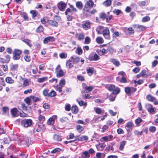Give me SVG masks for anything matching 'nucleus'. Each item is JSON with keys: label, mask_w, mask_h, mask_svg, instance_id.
<instances>
[{"label": "nucleus", "mask_w": 158, "mask_h": 158, "mask_svg": "<svg viewBox=\"0 0 158 158\" xmlns=\"http://www.w3.org/2000/svg\"><path fill=\"white\" fill-rule=\"evenodd\" d=\"M48 24L50 25L55 27H57L58 25L57 22L51 20H49V21H48Z\"/></svg>", "instance_id": "2eb2a0df"}, {"label": "nucleus", "mask_w": 158, "mask_h": 158, "mask_svg": "<svg viewBox=\"0 0 158 158\" xmlns=\"http://www.w3.org/2000/svg\"><path fill=\"white\" fill-rule=\"evenodd\" d=\"M56 95V92L54 90H52L48 94V96L50 97H53Z\"/></svg>", "instance_id": "c9c22d12"}, {"label": "nucleus", "mask_w": 158, "mask_h": 158, "mask_svg": "<svg viewBox=\"0 0 158 158\" xmlns=\"http://www.w3.org/2000/svg\"><path fill=\"white\" fill-rule=\"evenodd\" d=\"M31 99L30 96V97H27L25 98L24 101L28 105H30L31 104L30 103L31 101Z\"/></svg>", "instance_id": "4c0bfd02"}, {"label": "nucleus", "mask_w": 158, "mask_h": 158, "mask_svg": "<svg viewBox=\"0 0 158 158\" xmlns=\"http://www.w3.org/2000/svg\"><path fill=\"white\" fill-rule=\"evenodd\" d=\"M103 28V27L102 26H99L97 27L96 29L98 34H101V30Z\"/></svg>", "instance_id": "f704fd0d"}, {"label": "nucleus", "mask_w": 158, "mask_h": 158, "mask_svg": "<svg viewBox=\"0 0 158 158\" xmlns=\"http://www.w3.org/2000/svg\"><path fill=\"white\" fill-rule=\"evenodd\" d=\"M133 27L136 29L137 31H143L146 28V27L143 26L138 24H135L133 26Z\"/></svg>", "instance_id": "9d476101"}, {"label": "nucleus", "mask_w": 158, "mask_h": 158, "mask_svg": "<svg viewBox=\"0 0 158 158\" xmlns=\"http://www.w3.org/2000/svg\"><path fill=\"white\" fill-rule=\"evenodd\" d=\"M106 15L104 13H100L99 15V18L100 19H102L103 20H104L106 18Z\"/></svg>", "instance_id": "a878e982"}, {"label": "nucleus", "mask_w": 158, "mask_h": 158, "mask_svg": "<svg viewBox=\"0 0 158 158\" xmlns=\"http://www.w3.org/2000/svg\"><path fill=\"white\" fill-rule=\"evenodd\" d=\"M53 139L56 141H60L62 140V138L59 135L55 134L53 136Z\"/></svg>", "instance_id": "4be33fe9"}, {"label": "nucleus", "mask_w": 158, "mask_h": 158, "mask_svg": "<svg viewBox=\"0 0 158 158\" xmlns=\"http://www.w3.org/2000/svg\"><path fill=\"white\" fill-rule=\"evenodd\" d=\"M76 6L79 10L82 9L83 6L82 3L80 1H77L76 2Z\"/></svg>", "instance_id": "aec40b11"}, {"label": "nucleus", "mask_w": 158, "mask_h": 158, "mask_svg": "<svg viewBox=\"0 0 158 158\" xmlns=\"http://www.w3.org/2000/svg\"><path fill=\"white\" fill-rule=\"evenodd\" d=\"M65 110L67 111H69L71 110V106L69 104H67L65 106Z\"/></svg>", "instance_id": "13d9d810"}, {"label": "nucleus", "mask_w": 158, "mask_h": 158, "mask_svg": "<svg viewBox=\"0 0 158 158\" xmlns=\"http://www.w3.org/2000/svg\"><path fill=\"white\" fill-rule=\"evenodd\" d=\"M66 66L69 68H71L73 66V63L72 60H70L67 62L66 64Z\"/></svg>", "instance_id": "b1692460"}, {"label": "nucleus", "mask_w": 158, "mask_h": 158, "mask_svg": "<svg viewBox=\"0 0 158 158\" xmlns=\"http://www.w3.org/2000/svg\"><path fill=\"white\" fill-rule=\"evenodd\" d=\"M95 112L98 114H100L102 112L101 109L99 108H97L95 110Z\"/></svg>", "instance_id": "338daca9"}, {"label": "nucleus", "mask_w": 158, "mask_h": 158, "mask_svg": "<svg viewBox=\"0 0 158 158\" xmlns=\"http://www.w3.org/2000/svg\"><path fill=\"white\" fill-rule=\"evenodd\" d=\"M22 53L21 50L18 49H15L13 53V59L14 60H17L19 59L21 57V55Z\"/></svg>", "instance_id": "7ed1b4c3"}, {"label": "nucleus", "mask_w": 158, "mask_h": 158, "mask_svg": "<svg viewBox=\"0 0 158 158\" xmlns=\"http://www.w3.org/2000/svg\"><path fill=\"white\" fill-rule=\"evenodd\" d=\"M78 103L80 106H86L87 105V103L84 102L83 101L81 100L79 102H78Z\"/></svg>", "instance_id": "052dcab7"}, {"label": "nucleus", "mask_w": 158, "mask_h": 158, "mask_svg": "<svg viewBox=\"0 0 158 158\" xmlns=\"http://www.w3.org/2000/svg\"><path fill=\"white\" fill-rule=\"evenodd\" d=\"M24 59L27 62H30L31 60V57L28 55H26L24 56Z\"/></svg>", "instance_id": "6e6d98bb"}, {"label": "nucleus", "mask_w": 158, "mask_h": 158, "mask_svg": "<svg viewBox=\"0 0 158 158\" xmlns=\"http://www.w3.org/2000/svg\"><path fill=\"white\" fill-rule=\"evenodd\" d=\"M44 31V27L42 26H40L36 29V32L37 33H40Z\"/></svg>", "instance_id": "473e14b6"}, {"label": "nucleus", "mask_w": 158, "mask_h": 158, "mask_svg": "<svg viewBox=\"0 0 158 158\" xmlns=\"http://www.w3.org/2000/svg\"><path fill=\"white\" fill-rule=\"evenodd\" d=\"M4 56L5 58V59H4L6 62V63H8L10 60V56L8 55H6Z\"/></svg>", "instance_id": "bf43d9fd"}, {"label": "nucleus", "mask_w": 158, "mask_h": 158, "mask_svg": "<svg viewBox=\"0 0 158 158\" xmlns=\"http://www.w3.org/2000/svg\"><path fill=\"white\" fill-rule=\"evenodd\" d=\"M67 55L66 53L62 52L60 54L59 56L61 59H65L67 57Z\"/></svg>", "instance_id": "c03bdc74"}, {"label": "nucleus", "mask_w": 158, "mask_h": 158, "mask_svg": "<svg viewBox=\"0 0 158 158\" xmlns=\"http://www.w3.org/2000/svg\"><path fill=\"white\" fill-rule=\"evenodd\" d=\"M113 13L114 14H116L117 15H119V14H120L121 13H122V11L121 10L118 9H115L114 10H113Z\"/></svg>", "instance_id": "37998d69"}, {"label": "nucleus", "mask_w": 158, "mask_h": 158, "mask_svg": "<svg viewBox=\"0 0 158 158\" xmlns=\"http://www.w3.org/2000/svg\"><path fill=\"white\" fill-rule=\"evenodd\" d=\"M61 67L60 65H58L56 69V77H63L64 75V72L60 69Z\"/></svg>", "instance_id": "423d86ee"}, {"label": "nucleus", "mask_w": 158, "mask_h": 158, "mask_svg": "<svg viewBox=\"0 0 158 158\" xmlns=\"http://www.w3.org/2000/svg\"><path fill=\"white\" fill-rule=\"evenodd\" d=\"M17 139L18 141L20 144L26 146H28L29 139L28 137L21 135L19 136Z\"/></svg>", "instance_id": "f257e3e1"}, {"label": "nucleus", "mask_w": 158, "mask_h": 158, "mask_svg": "<svg viewBox=\"0 0 158 158\" xmlns=\"http://www.w3.org/2000/svg\"><path fill=\"white\" fill-rule=\"evenodd\" d=\"M107 50L110 53H113L114 52V49L111 47L108 48Z\"/></svg>", "instance_id": "774afa93"}, {"label": "nucleus", "mask_w": 158, "mask_h": 158, "mask_svg": "<svg viewBox=\"0 0 158 158\" xmlns=\"http://www.w3.org/2000/svg\"><path fill=\"white\" fill-rule=\"evenodd\" d=\"M18 111L17 109L16 108H14L11 109L10 112L13 117H15L18 116L17 114Z\"/></svg>", "instance_id": "f3484780"}, {"label": "nucleus", "mask_w": 158, "mask_h": 158, "mask_svg": "<svg viewBox=\"0 0 158 158\" xmlns=\"http://www.w3.org/2000/svg\"><path fill=\"white\" fill-rule=\"evenodd\" d=\"M82 27L84 28H88L90 27V23L89 22H86L82 24Z\"/></svg>", "instance_id": "7c9ffc66"}, {"label": "nucleus", "mask_w": 158, "mask_h": 158, "mask_svg": "<svg viewBox=\"0 0 158 158\" xmlns=\"http://www.w3.org/2000/svg\"><path fill=\"white\" fill-rule=\"evenodd\" d=\"M39 119L40 123H42L45 120V117L42 115H40L39 117Z\"/></svg>", "instance_id": "8fccbe9b"}, {"label": "nucleus", "mask_w": 158, "mask_h": 158, "mask_svg": "<svg viewBox=\"0 0 158 158\" xmlns=\"http://www.w3.org/2000/svg\"><path fill=\"white\" fill-rule=\"evenodd\" d=\"M77 140L78 141H83L87 140L88 139V137L87 136L85 135L77 136L76 137Z\"/></svg>", "instance_id": "dca6fc26"}, {"label": "nucleus", "mask_w": 158, "mask_h": 158, "mask_svg": "<svg viewBox=\"0 0 158 158\" xmlns=\"http://www.w3.org/2000/svg\"><path fill=\"white\" fill-rule=\"evenodd\" d=\"M71 59L72 60H73L74 63H77L79 62L80 60V58L78 57H74L73 56H72L71 57Z\"/></svg>", "instance_id": "c85d7f7f"}, {"label": "nucleus", "mask_w": 158, "mask_h": 158, "mask_svg": "<svg viewBox=\"0 0 158 158\" xmlns=\"http://www.w3.org/2000/svg\"><path fill=\"white\" fill-rule=\"evenodd\" d=\"M32 121L31 119H24L22 120L21 124L25 127H30L32 124Z\"/></svg>", "instance_id": "20e7f679"}, {"label": "nucleus", "mask_w": 158, "mask_h": 158, "mask_svg": "<svg viewBox=\"0 0 158 158\" xmlns=\"http://www.w3.org/2000/svg\"><path fill=\"white\" fill-rule=\"evenodd\" d=\"M94 59L95 61H97L99 59H100V56L95 52H94Z\"/></svg>", "instance_id": "4d7b16f0"}, {"label": "nucleus", "mask_w": 158, "mask_h": 158, "mask_svg": "<svg viewBox=\"0 0 158 158\" xmlns=\"http://www.w3.org/2000/svg\"><path fill=\"white\" fill-rule=\"evenodd\" d=\"M18 67V64H15L11 66V69L12 70H16Z\"/></svg>", "instance_id": "603ef678"}, {"label": "nucleus", "mask_w": 158, "mask_h": 158, "mask_svg": "<svg viewBox=\"0 0 158 158\" xmlns=\"http://www.w3.org/2000/svg\"><path fill=\"white\" fill-rule=\"evenodd\" d=\"M6 82L8 83L12 84L14 82V80L10 77H7L6 79Z\"/></svg>", "instance_id": "393cba45"}, {"label": "nucleus", "mask_w": 158, "mask_h": 158, "mask_svg": "<svg viewBox=\"0 0 158 158\" xmlns=\"http://www.w3.org/2000/svg\"><path fill=\"white\" fill-rule=\"evenodd\" d=\"M94 5V2L92 0H89L85 4L84 7L83 8V13L84 14L86 12H89V8L92 7Z\"/></svg>", "instance_id": "f03ea898"}, {"label": "nucleus", "mask_w": 158, "mask_h": 158, "mask_svg": "<svg viewBox=\"0 0 158 158\" xmlns=\"http://www.w3.org/2000/svg\"><path fill=\"white\" fill-rule=\"evenodd\" d=\"M109 112L111 115L112 116H115L117 114L116 112H113V110H109Z\"/></svg>", "instance_id": "69168bd1"}, {"label": "nucleus", "mask_w": 158, "mask_h": 158, "mask_svg": "<svg viewBox=\"0 0 158 158\" xmlns=\"http://www.w3.org/2000/svg\"><path fill=\"white\" fill-rule=\"evenodd\" d=\"M102 34L105 38L106 39H110V31L109 29L106 27L102 31Z\"/></svg>", "instance_id": "6e6552de"}, {"label": "nucleus", "mask_w": 158, "mask_h": 158, "mask_svg": "<svg viewBox=\"0 0 158 158\" xmlns=\"http://www.w3.org/2000/svg\"><path fill=\"white\" fill-rule=\"evenodd\" d=\"M119 82L123 83H126L127 82V81L126 78H125L123 76L121 79L119 80Z\"/></svg>", "instance_id": "09e8293b"}, {"label": "nucleus", "mask_w": 158, "mask_h": 158, "mask_svg": "<svg viewBox=\"0 0 158 158\" xmlns=\"http://www.w3.org/2000/svg\"><path fill=\"white\" fill-rule=\"evenodd\" d=\"M131 87H127L125 88V91L126 94H129L131 92Z\"/></svg>", "instance_id": "a18cd8bd"}, {"label": "nucleus", "mask_w": 158, "mask_h": 158, "mask_svg": "<svg viewBox=\"0 0 158 158\" xmlns=\"http://www.w3.org/2000/svg\"><path fill=\"white\" fill-rule=\"evenodd\" d=\"M82 97L83 99H89L91 97L89 94H87L85 95H82Z\"/></svg>", "instance_id": "0e129e2a"}, {"label": "nucleus", "mask_w": 158, "mask_h": 158, "mask_svg": "<svg viewBox=\"0 0 158 158\" xmlns=\"http://www.w3.org/2000/svg\"><path fill=\"white\" fill-rule=\"evenodd\" d=\"M146 99L149 101L153 102L156 100V98L151 95H148L146 96Z\"/></svg>", "instance_id": "6ab92c4d"}, {"label": "nucleus", "mask_w": 158, "mask_h": 158, "mask_svg": "<svg viewBox=\"0 0 158 158\" xmlns=\"http://www.w3.org/2000/svg\"><path fill=\"white\" fill-rule=\"evenodd\" d=\"M96 42L99 44L103 43L104 40L102 38L100 37H98L96 39Z\"/></svg>", "instance_id": "c756f323"}, {"label": "nucleus", "mask_w": 158, "mask_h": 158, "mask_svg": "<svg viewBox=\"0 0 158 158\" xmlns=\"http://www.w3.org/2000/svg\"><path fill=\"white\" fill-rule=\"evenodd\" d=\"M91 42V39L89 36L86 37L85 38L84 44H89Z\"/></svg>", "instance_id": "a19ab883"}, {"label": "nucleus", "mask_w": 158, "mask_h": 158, "mask_svg": "<svg viewBox=\"0 0 158 158\" xmlns=\"http://www.w3.org/2000/svg\"><path fill=\"white\" fill-rule=\"evenodd\" d=\"M150 20L149 17L147 16L143 18L142 21L143 22H146L149 21Z\"/></svg>", "instance_id": "3c124183"}, {"label": "nucleus", "mask_w": 158, "mask_h": 158, "mask_svg": "<svg viewBox=\"0 0 158 158\" xmlns=\"http://www.w3.org/2000/svg\"><path fill=\"white\" fill-rule=\"evenodd\" d=\"M112 3L111 0H106L103 2V5L106 6L108 7L111 6Z\"/></svg>", "instance_id": "a211bd4d"}, {"label": "nucleus", "mask_w": 158, "mask_h": 158, "mask_svg": "<svg viewBox=\"0 0 158 158\" xmlns=\"http://www.w3.org/2000/svg\"><path fill=\"white\" fill-rule=\"evenodd\" d=\"M72 112L73 113H77L78 110L77 107L76 106H73L71 108Z\"/></svg>", "instance_id": "412c9836"}, {"label": "nucleus", "mask_w": 158, "mask_h": 158, "mask_svg": "<svg viewBox=\"0 0 158 158\" xmlns=\"http://www.w3.org/2000/svg\"><path fill=\"white\" fill-rule=\"evenodd\" d=\"M66 6L67 4L62 1L60 2L57 4V6L59 9L62 11H64L65 10Z\"/></svg>", "instance_id": "0eeeda50"}, {"label": "nucleus", "mask_w": 158, "mask_h": 158, "mask_svg": "<svg viewBox=\"0 0 158 158\" xmlns=\"http://www.w3.org/2000/svg\"><path fill=\"white\" fill-rule=\"evenodd\" d=\"M77 129L79 132H81L83 131L84 128L83 127L80 125H78L77 126Z\"/></svg>", "instance_id": "ea45409f"}, {"label": "nucleus", "mask_w": 158, "mask_h": 158, "mask_svg": "<svg viewBox=\"0 0 158 158\" xmlns=\"http://www.w3.org/2000/svg\"><path fill=\"white\" fill-rule=\"evenodd\" d=\"M30 98L32 99L34 102H37L39 101L40 100V99L39 98L35 97L33 96H31Z\"/></svg>", "instance_id": "72a5a7b5"}, {"label": "nucleus", "mask_w": 158, "mask_h": 158, "mask_svg": "<svg viewBox=\"0 0 158 158\" xmlns=\"http://www.w3.org/2000/svg\"><path fill=\"white\" fill-rule=\"evenodd\" d=\"M46 17H44L42 19H41V22L43 24H45L47 22L48 23V21H49Z\"/></svg>", "instance_id": "e433bc0d"}, {"label": "nucleus", "mask_w": 158, "mask_h": 158, "mask_svg": "<svg viewBox=\"0 0 158 158\" xmlns=\"http://www.w3.org/2000/svg\"><path fill=\"white\" fill-rule=\"evenodd\" d=\"M106 147V144L104 143L102 144L100 143L97 144L96 145V147L98 150H102L104 148Z\"/></svg>", "instance_id": "4468645a"}, {"label": "nucleus", "mask_w": 158, "mask_h": 158, "mask_svg": "<svg viewBox=\"0 0 158 158\" xmlns=\"http://www.w3.org/2000/svg\"><path fill=\"white\" fill-rule=\"evenodd\" d=\"M94 52L90 54L88 57V59L90 61H95L94 59Z\"/></svg>", "instance_id": "58836bf2"}, {"label": "nucleus", "mask_w": 158, "mask_h": 158, "mask_svg": "<svg viewBox=\"0 0 158 158\" xmlns=\"http://www.w3.org/2000/svg\"><path fill=\"white\" fill-rule=\"evenodd\" d=\"M55 40V38L53 36H48L44 38L43 42L44 44H47L49 42H53Z\"/></svg>", "instance_id": "1a4fd4ad"}, {"label": "nucleus", "mask_w": 158, "mask_h": 158, "mask_svg": "<svg viewBox=\"0 0 158 158\" xmlns=\"http://www.w3.org/2000/svg\"><path fill=\"white\" fill-rule=\"evenodd\" d=\"M48 78V77H43L41 78H39L38 79V81L40 83L43 82L45 80H47Z\"/></svg>", "instance_id": "79ce46f5"}, {"label": "nucleus", "mask_w": 158, "mask_h": 158, "mask_svg": "<svg viewBox=\"0 0 158 158\" xmlns=\"http://www.w3.org/2000/svg\"><path fill=\"white\" fill-rule=\"evenodd\" d=\"M77 53L79 55H81L82 53V50L81 48L80 47H78L77 49Z\"/></svg>", "instance_id": "864d4df0"}, {"label": "nucleus", "mask_w": 158, "mask_h": 158, "mask_svg": "<svg viewBox=\"0 0 158 158\" xmlns=\"http://www.w3.org/2000/svg\"><path fill=\"white\" fill-rule=\"evenodd\" d=\"M30 13L32 14V17H35L38 14L37 11L36 10H32L30 11Z\"/></svg>", "instance_id": "de8ad7c7"}, {"label": "nucleus", "mask_w": 158, "mask_h": 158, "mask_svg": "<svg viewBox=\"0 0 158 158\" xmlns=\"http://www.w3.org/2000/svg\"><path fill=\"white\" fill-rule=\"evenodd\" d=\"M75 37L77 38L78 40L81 41L83 40L84 37L85 35L83 33H77L75 35Z\"/></svg>", "instance_id": "9b49d317"}, {"label": "nucleus", "mask_w": 158, "mask_h": 158, "mask_svg": "<svg viewBox=\"0 0 158 158\" xmlns=\"http://www.w3.org/2000/svg\"><path fill=\"white\" fill-rule=\"evenodd\" d=\"M111 61L113 63V64H114L116 66H118L119 65V62L115 59H112Z\"/></svg>", "instance_id": "cd10ccee"}, {"label": "nucleus", "mask_w": 158, "mask_h": 158, "mask_svg": "<svg viewBox=\"0 0 158 158\" xmlns=\"http://www.w3.org/2000/svg\"><path fill=\"white\" fill-rule=\"evenodd\" d=\"M54 119L52 118H50L48 121V123L49 125L53 124L54 123Z\"/></svg>", "instance_id": "49530a36"}, {"label": "nucleus", "mask_w": 158, "mask_h": 158, "mask_svg": "<svg viewBox=\"0 0 158 158\" xmlns=\"http://www.w3.org/2000/svg\"><path fill=\"white\" fill-rule=\"evenodd\" d=\"M109 91H113V94H117L120 92V89L118 87H115L114 85H111L108 88Z\"/></svg>", "instance_id": "39448f33"}, {"label": "nucleus", "mask_w": 158, "mask_h": 158, "mask_svg": "<svg viewBox=\"0 0 158 158\" xmlns=\"http://www.w3.org/2000/svg\"><path fill=\"white\" fill-rule=\"evenodd\" d=\"M93 89V87L92 86H86L85 87V90L81 92L82 94L83 93H86L91 91Z\"/></svg>", "instance_id": "f8f14e48"}, {"label": "nucleus", "mask_w": 158, "mask_h": 158, "mask_svg": "<svg viewBox=\"0 0 158 158\" xmlns=\"http://www.w3.org/2000/svg\"><path fill=\"white\" fill-rule=\"evenodd\" d=\"M22 41L29 47H31L32 46V45L31 44V40L28 39H24Z\"/></svg>", "instance_id": "5701e85b"}, {"label": "nucleus", "mask_w": 158, "mask_h": 158, "mask_svg": "<svg viewBox=\"0 0 158 158\" xmlns=\"http://www.w3.org/2000/svg\"><path fill=\"white\" fill-rule=\"evenodd\" d=\"M156 130V128L155 127L151 126L149 128V131L152 132H154Z\"/></svg>", "instance_id": "5fc2aeb1"}, {"label": "nucleus", "mask_w": 158, "mask_h": 158, "mask_svg": "<svg viewBox=\"0 0 158 158\" xmlns=\"http://www.w3.org/2000/svg\"><path fill=\"white\" fill-rule=\"evenodd\" d=\"M74 135L73 133H70L69 135H68L67 137V139H72L73 138Z\"/></svg>", "instance_id": "680f3d73"}, {"label": "nucleus", "mask_w": 158, "mask_h": 158, "mask_svg": "<svg viewBox=\"0 0 158 158\" xmlns=\"http://www.w3.org/2000/svg\"><path fill=\"white\" fill-rule=\"evenodd\" d=\"M87 72L89 75L91 76L93 73L94 68L92 67H89L87 70Z\"/></svg>", "instance_id": "bb28decb"}, {"label": "nucleus", "mask_w": 158, "mask_h": 158, "mask_svg": "<svg viewBox=\"0 0 158 158\" xmlns=\"http://www.w3.org/2000/svg\"><path fill=\"white\" fill-rule=\"evenodd\" d=\"M126 143V141H122L120 144V145L119 148V149L120 150H122Z\"/></svg>", "instance_id": "2f4dec72"}, {"label": "nucleus", "mask_w": 158, "mask_h": 158, "mask_svg": "<svg viewBox=\"0 0 158 158\" xmlns=\"http://www.w3.org/2000/svg\"><path fill=\"white\" fill-rule=\"evenodd\" d=\"M140 75L144 77H147L151 75V74H148L147 71L145 70H143L141 73H140Z\"/></svg>", "instance_id": "ddd939ff"}, {"label": "nucleus", "mask_w": 158, "mask_h": 158, "mask_svg": "<svg viewBox=\"0 0 158 158\" xmlns=\"http://www.w3.org/2000/svg\"><path fill=\"white\" fill-rule=\"evenodd\" d=\"M117 132L118 134H124V131L122 128H121L118 129L117 130Z\"/></svg>", "instance_id": "e2e57ef3"}]
</instances>
